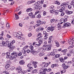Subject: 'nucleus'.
Segmentation results:
<instances>
[{"label":"nucleus","instance_id":"obj_1","mask_svg":"<svg viewBox=\"0 0 74 74\" xmlns=\"http://www.w3.org/2000/svg\"><path fill=\"white\" fill-rule=\"evenodd\" d=\"M47 69H41L39 72L38 74H46V73L45 71H47Z\"/></svg>","mask_w":74,"mask_h":74},{"label":"nucleus","instance_id":"obj_2","mask_svg":"<svg viewBox=\"0 0 74 74\" xmlns=\"http://www.w3.org/2000/svg\"><path fill=\"white\" fill-rule=\"evenodd\" d=\"M72 6H73V7H74V0H73L71 3L70 5H69L68 6V8L69 9H71Z\"/></svg>","mask_w":74,"mask_h":74},{"label":"nucleus","instance_id":"obj_3","mask_svg":"<svg viewBox=\"0 0 74 74\" xmlns=\"http://www.w3.org/2000/svg\"><path fill=\"white\" fill-rule=\"evenodd\" d=\"M71 25L70 23H66L64 24V26H63V28H65L66 27H70Z\"/></svg>","mask_w":74,"mask_h":74},{"label":"nucleus","instance_id":"obj_4","mask_svg":"<svg viewBox=\"0 0 74 74\" xmlns=\"http://www.w3.org/2000/svg\"><path fill=\"white\" fill-rule=\"evenodd\" d=\"M39 6H38V4H37L34 6V10H36V11H38V10H39Z\"/></svg>","mask_w":74,"mask_h":74},{"label":"nucleus","instance_id":"obj_5","mask_svg":"<svg viewBox=\"0 0 74 74\" xmlns=\"http://www.w3.org/2000/svg\"><path fill=\"white\" fill-rule=\"evenodd\" d=\"M29 15L30 16V17L31 18H36V16L33 15L32 12L29 13Z\"/></svg>","mask_w":74,"mask_h":74},{"label":"nucleus","instance_id":"obj_6","mask_svg":"<svg viewBox=\"0 0 74 74\" xmlns=\"http://www.w3.org/2000/svg\"><path fill=\"white\" fill-rule=\"evenodd\" d=\"M66 9V8L64 7H62L59 10V11L60 12H63V11H64Z\"/></svg>","mask_w":74,"mask_h":74},{"label":"nucleus","instance_id":"obj_7","mask_svg":"<svg viewBox=\"0 0 74 74\" xmlns=\"http://www.w3.org/2000/svg\"><path fill=\"white\" fill-rule=\"evenodd\" d=\"M62 66L64 69H67L68 68V66L66 65L64 63L62 65Z\"/></svg>","mask_w":74,"mask_h":74},{"label":"nucleus","instance_id":"obj_8","mask_svg":"<svg viewBox=\"0 0 74 74\" xmlns=\"http://www.w3.org/2000/svg\"><path fill=\"white\" fill-rule=\"evenodd\" d=\"M37 23H39V24H40V25H42L43 24H45V22H43L42 21H41L40 20H38L36 21Z\"/></svg>","mask_w":74,"mask_h":74},{"label":"nucleus","instance_id":"obj_9","mask_svg":"<svg viewBox=\"0 0 74 74\" xmlns=\"http://www.w3.org/2000/svg\"><path fill=\"white\" fill-rule=\"evenodd\" d=\"M42 40H43L42 38H40L39 39V41H38V43L40 45V44H42V42L43 41Z\"/></svg>","mask_w":74,"mask_h":74},{"label":"nucleus","instance_id":"obj_10","mask_svg":"<svg viewBox=\"0 0 74 74\" xmlns=\"http://www.w3.org/2000/svg\"><path fill=\"white\" fill-rule=\"evenodd\" d=\"M19 63L21 65H23L24 64H25V62H24V60H21L20 61Z\"/></svg>","mask_w":74,"mask_h":74},{"label":"nucleus","instance_id":"obj_11","mask_svg":"<svg viewBox=\"0 0 74 74\" xmlns=\"http://www.w3.org/2000/svg\"><path fill=\"white\" fill-rule=\"evenodd\" d=\"M44 55H45V53L43 52H42L39 53V56H44Z\"/></svg>","mask_w":74,"mask_h":74},{"label":"nucleus","instance_id":"obj_12","mask_svg":"<svg viewBox=\"0 0 74 74\" xmlns=\"http://www.w3.org/2000/svg\"><path fill=\"white\" fill-rule=\"evenodd\" d=\"M17 71L18 73H23V74L26 73V72H25V71H22V69L21 70H18Z\"/></svg>","mask_w":74,"mask_h":74},{"label":"nucleus","instance_id":"obj_13","mask_svg":"<svg viewBox=\"0 0 74 74\" xmlns=\"http://www.w3.org/2000/svg\"><path fill=\"white\" fill-rule=\"evenodd\" d=\"M52 47V45H48V47H47V50L48 51H49L51 49V47Z\"/></svg>","mask_w":74,"mask_h":74},{"label":"nucleus","instance_id":"obj_14","mask_svg":"<svg viewBox=\"0 0 74 74\" xmlns=\"http://www.w3.org/2000/svg\"><path fill=\"white\" fill-rule=\"evenodd\" d=\"M8 47H9L11 48H15V47H14V46H13L11 44V43H10L9 44V45H8Z\"/></svg>","mask_w":74,"mask_h":74},{"label":"nucleus","instance_id":"obj_15","mask_svg":"<svg viewBox=\"0 0 74 74\" xmlns=\"http://www.w3.org/2000/svg\"><path fill=\"white\" fill-rule=\"evenodd\" d=\"M33 26H30L29 28V31H31L33 29Z\"/></svg>","mask_w":74,"mask_h":74},{"label":"nucleus","instance_id":"obj_16","mask_svg":"<svg viewBox=\"0 0 74 74\" xmlns=\"http://www.w3.org/2000/svg\"><path fill=\"white\" fill-rule=\"evenodd\" d=\"M32 10H33L32 8H29L27 9V10H26V11L27 12H29V11H32Z\"/></svg>","mask_w":74,"mask_h":74},{"label":"nucleus","instance_id":"obj_17","mask_svg":"<svg viewBox=\"0 0 74 74\" xmlns=\"http://www.w3.org/2000/svg\"><path fill=\"white\" fill-rule=\"evenodd\" d=\"M2 44L4 46V47H6L7 46V44H6V43L5 42L3 41L2 42Z\"/></svg>","mask_w":74,"mask_h":74},{"label":"nucleus","instance_id":"obj_18","mask_svg":"<svg viewBox=\"0 0 74 74\" xmlns=\"http://www.w3.org/2000/svg\"><path fill=\"white\" fill-rule=\"evenodd\" d=\"M59 59H60V61L61 62L63 63L64 61V59H63V58H59Z\"/></svg>","mask_w":74,"mask_h":74},{"label":"nucleus","instance_id":"obj_19","mask_svg":"<svg viewBox=\"0 0 74 74\" xmlns=\"http://www.w3.org/2000/svg\"><path fill=\"white\" fill-rule=\"evenodd\" d=\"M32 54L36 56L37 54V52L36 51H34L32 52Z\"/></svg>","mask_w":74,"mask_h":74},{"label":"nucleus","instance_id":"obj_20","mask_svg":"<svg viewBox=\"0 0 74 74\" xmlns=\"http://www.w3.org/2000/svg\"><path fill=\"white\" fill-rule=\"evenodd\" d=\"M55 42L56 44V46L59 47V42L56 41H55Z\"/></svg>","mask_w":74,"mask_h":74},{"label":"nucleus","instance_id":"obj_21","mask_svg":"<svg viewBox=\"0 0 74 74\" xmlns=\"http://www.w3.org/2000/svg\"><path fill=\"white\" fill-rule=\"evenodd\" d=\"M5 68H6V69H8V68H9V67H10V66L9 64H6L5 65Z\"/></svg>","mask_w":74,"mask_h":74},{"label":"nucleus","instance_id":"obj_22","mask_svg":"<svg viewBox=\"0 0 74 74\" xmlns=\"http://www.w3.org/2000/svg\"><path fill=\"white\" fill-rule=\"evenodd\" d=\"M59 11L56 10H55V11L54 12L55 14L56 15H58V14H59Z\"/></svg>","mask_w":74,"mask_h":74},{"label":"nucleus","instance_id":"obj_23","mask_svg":"<svg viewBox=\"0 0 74 74\" xmlns=\"http://www.w3.org/2000/svg\"><path fill=\"white\" fill-rule=\"evenodd\" d=\"M60 56V54H56L55 56V57L56 58H59Z\"/></svg>","mask_w":74,"mask_h":74},{"label":"nucleus","instance_id":"obj_24","mask_svg":"<svg viewBox=\"0 0 74 74\" xmlns=\"http://www.w3.org/2000/svg\"><path fill=\"white\" fill-rule=\"evenodd\" d=\"M57 26H58V30H59V29H61V28H62V26H61L60 25V24H58L57 25Z\"/></svg>","mask_w":74,"mask_h":74},{"label":"nucleus","instance_id":"obj_25","mask_svg":"<svg viewBox=\"0 0 74 74\" xmlns=\"http://www.w3.org/2000/svg\"><path fill=\"white\" fill-rule=\"evenodd\" d=\"M15 19L17 20V19H19V16H18V15H17V14H15Z\"/></svg>","mask_w":74,"mask_h":74},{"label":"nucleus","instance_id":"obj_26","mask_svg":"<svg viewBox=\"0 0 74 74\" xmlns=\"http://www.w3.org/2000/svg\"><path fill=\"white\" fill-rule=\"evenodd\" d=\"M40 12V11H39V10H36V12L35 13V15H36L37 14H39Z\"/></svg>","mask_w":74,"mask_h":74},{"label":"nucleus","instance_id":"obj_27","mask_svg":"<svg viewBox=\"0 0 74 74\" xmlns=\"http://www.w3.org/2000/svg\"><path fill=\"white\" fill-rule=\"evenodd\" d=\"M6 45H7L8 47V45H10V44L9 41H8L7 40L6 41Z\"/></svg>","mask_w":74,"mask_h":74},{"label":"nucleus","instance_id":"obj_28","mask_svg":"<svg viewBox=\"0 0 74 74\" xmlns=\"http://www.w3.org/2000/svg\"><path fill=\"white\" fill-rule=\"evenodd\" d=\"M55 3L56 4H58V5H60V3H59V1H55Z\"/></svg>","mask_w":74,"mask_h":74},{"label":"nucleus","instance_id":"obj_29","mask_svg":"<svg viewBox=\"0 0 74 74\" xmlns=\"http://www.w3.org/2000/svg\"><path fill=\"white\" fill-rule=\"evenodd\" d=\"M62 52L65 53V52H67V50L66 49H64V50H62Z\"/></svg>","mask_w":74,"mask_h":74},{"label":"nucleus","instance_id":"obj_30","mask_svg":"<svg viewBox=\"0 0 74 74\" xmlns=\"http://www.w3.org/2000/svg\"><path fill=\"white\" fill-rule=\"evenodd\" d=\"M37 63V62L36 61H33L32 62L33 65H36Z\"/></svg>","mask_w":74,"mask_h":74},{"label":"nucleus","instance_id":"obj_31","mask_svg":"<svg viewBox=\"0 0 74 74\" xmlns=\"http://www.w3.org/2000/svg\"><path fill=\"white\" fill-rule=\"evenodd\" d=\"M55 55V53L53 52H51L50 53V55L51 56H54Z\"/></svg>","mask_w":74,"mask_h":74},{"label":"nucleus","instance_id":"obj_32","mask_svg":"<svg viewBox=\"0 0 74 74\" xmlns=\"http://www.w3.org/2000/svg\"><path fill=\"white\" fill-rule=\"evenodd\" d=\"M69 44H74V42H73V40H71L69 42Z\"/></svg>","mask_w":74,"mask_h":74},{"label":"nucleus","instance_id":"obj_33","mask_svg":"<svg viewBox=\"0 0 74 74\" xmlns=\"http://www.w3.org/2000/svg\"><path fill=\"white\" fill-rule=\"evenodd\" d=\"M49 66V63H45V65L44 66V67H47V66Z\"/></svg>","mask_w":74,"mask_h":74},{"label":"nucleus","instance_id":"obj_34","mask_svg":"<svg viewBox=\"0 0 74 74\" xmlns=\"http://www.w3.org/2000/svg\"><path fill=\"white\" fill-rule=\"evenodd\" d=\"M47 32H49L51 31V27H48L47 29Z\"/></svg>","mask_w":74,"mask_h":74},{"label":"nucleus","instance_id":"obj_35","mask_svg":"<svg viewBox=\"0 0 74 74\" xmlns=\"http://www.w3.org/2000/svg\"><path fill=\"white\" fill-rule=\"evenodd\" d=\"M21 52L23 53L24 54H25L26 52V51L24 49H23L21 51Z\"/></svg>","mask_w":74,"mask_h":74},{"label":"nucleus","instance_id":"obj_36","mask_svg":"<svg viewBox=\"0 0 74 74\" xmlns=\"http://www.w3.org/2000/svg\"><path fill=\"white\" fill-rule=\"evenodd\" d=\"M9 58L10 60H12L13 59H14V58H13V56L11 55L10 56Z\"/></svg>","mask_w":74,"mask_h":74},{"label":"nucleus","instance_id":"obj_37","mask_svg":"<svg viewBox=\"0 0 74 74\" xmlns=\"http://www.w3.org/2000/svg\"><path fill=\"white\" fill-rule=\"evenodd\" d=\"M55 11V9H53L51 10H50L49 12L51 13H53V12Z\"/></svg>","mask_w":74,"mask_h":74},{"label":"nucleus","instance_id":"obj_38","mask_svg":"<svg viewBox=\"0 0 74 74\" xmlns=\"http://www.w3.org/2000/svg\"><path fill=\"white\" fill-rule=\"evenodd\" d=\"M37 71V69H35L34 70H33L32 71V73H35Z\"/></svg>","mask_w":74,"mask_h":74},{"label":"nucleus","instance_id":"obj_39","mask_svg":"<svg viewBox=\"0 0 74 74\" xmlns=\"http://www.w3.org/2000/svg\"><path fill=\"white\" fill-rule=\"evenodd\" d=\"M41 17V15H40V14H38V15L37 16L36 18H40Z\"/></svg>","mask_w":74,"mask_h":74},{"label":"nucleus","instance_id":"obj_40","mask_svg":"<svg viewBox=\"0 0 74 74\" xmlns=\"http://www.w3.org/2000/svg\"><path fill=\"white\" fill-rule=\"evenodd\" d=\"M69 52H70L71 53H74V50H70V51H69Z\"/></svg>","mask_w":74,"mask_h":74},{"label":"nucleus","instance_id":"obj_41","mask_svg":"<svg viewBox=\"0 0 74 74\" xmlns=\"http://www.w3.org/2000/svg\"><path fill=\"white\" fill-rule=\"evenodd\" d=\"M55 21V19H54L53 18L51 19L50 20L51 23H53V22H54V21Z\"/></svg>","mask_w":74,"mask_h":74},{"label":"nucleus","instance_id":"obj_42","mask_svg":"<svg viewBox=\"0 0 74 74\" xmlns=\"http://www.w3.org/2000/svg\"><path fill=\"white\" fill-rule=\"evenodd\" d=\"M16 70H22V68L20 66L18 68H16Z\"/></svg>","mask_w":74,"mask_h":74},{"label":"nucleus","instance_id":"obj_43","mask_svg":"<svg viewBox=\"0 0 74 74\" xmlns=\"http://www.w3.org/2000/svg\"><path fill=\"white\" fill-rule=\"evenodd\" d=\"M21 7V6H20V7H18L16 9V11H18L19 10H20V8Z\"/></svg>","mask_w":74,"mask_h":74},{"label":"nucleus","instance_id":"obj_44","mask_svg":"<svg viewBox=\"0 0 74 74\" xmlns=\"http://www.w3.org/2000/svg\"><path fill=\"white\" fill-rule=\"evenodd\" d=\"M17 56V54H16L15 55H14L13 56V59H16V57Z\"/></svg>","mask_w":74,"mask_h":74},{"label":"nucleus","instance_id":"obj_45","mask_svg":"<svg viewBox=\"0 0 74 74\" xmlns=\"http://www.w3.org/2000/svg\"><path fill=\"white\" fill-rule=\"evenodd\" d=\"M54 27L53 26H51V27L50 28V31H51V32H52V31H53V29H54Z\"/></svg>","mask_w":74,"mask_h":74},{"label":"nucleus","instance_id":"obj_46","mask_svg":"<svg viewBox=\"0 0 74 74\" xmlns=\"http://www.w3.org/2000/svg\"><path fill=\"white\" fill-rule=\"evenodd\" d=\"M39 28L40 30H41V31H42V30H44V28H42L40 27H39Z\"/></svg>","mask_w":74,"mask_h":74},{"label":"nucleus","instance_id":"obj_47","mask_svg":"<svg viewBox=\"0 0 74 74\" xmlns=\"http://www.w3.org/2000/svg\"><path fill=\"white\" fill-rule=\"evenodd\" d=\"M74 47V46L72 45V46H69V47L68 48V49H71V48H73Z\"/></svg>","mask_w":74,"mask_h":74},{"label":"nucleus","instance_id":"obj_48","mask_svg":"<svg viewBox=\"0 0 74 74\" xmlns=\"http://www.w3.org/2000/svg\"><path fill=\"white\" fill-rule=\"evenodd\" d=\"M6 27H7V28H8L9 27H10V26L9 25V24L8 23H7L6 25Z\"/></svg>","mask_w":74,"mask_h":74},{"label":"nucleus","instance_id":"obj_49","mask_svg":"<svg viewBox=\"0 0 74 74\" xmlns=\"http://www.w3.org/2000/svg\"><path fill=\"white\" fill-rule=\"evenodd\" d=\"M40 29L39 28V27H38V28L37 29H36V31L38 33V32H40Z\"/></svg>","mask_w":74,"mask_h":74},{"label":"nucleus","instance_id":"obj_50","mask_svg":"<svg viewBox=\"0 0 74 74\" xmlns=\"http://www.w3.org/2000/svg\"><path fill=\"white\" fill-rule=\"evenodd\" d=\"M17 34H18V33H17V32L14 33V36H15V37H17V36H17Z\"/></svg>","mask_w":74,"mask_h":74},{"label":"nucleus","instance_id":"obj_51","mask_svg":"<svg viewBox=\"0 0 74 74\" xmlns=\"http://www.w3.org/2000/svg\"><path fill=\"white\" fill-rule=\"evenodd\" d=\"M13 49H14L13 48H10L9 49V51L10 52L11 51H13Z\"/></svg>","mask_w":74,"mask_h":74},{"label":"nucleus","instance_id":"obj_52","mask_svg":"<svg viewBox=\"0 0 74 74\" xmlns=\"http://www.w3.org/2000/svg\"><path fill=\"white\" fill-rule=\"evenodd\" d=\"M40 25V23H38L35 26L36 27H38Z\"/></svg>","mask_w":74,"mask_h":74},{"label":"nucleus","instance_id":"obj_53","mask_svg":"<svg viewBox=\"0 0 74 74\" xmlns=\"http://www.w3.org/2000/svg\"><path fill=\"white\" fill-rule=\"evenodd\" d=\"M7 38H11V36L9 35L8 34L7 35Z\"/></svg>","mask_w":74,"mask_h":74},{"label":"nucleus","instance_id":"obj_54","mask_svg":"<svg viewBox=\"0 0 74 74\" xmlns=\"http://www.w3.org/2000/svg\"><path fill=\"white\" fill-rule=\"evenodd\" d=\"M42 51V49H40L37 50V51H38V52H41V51Z\"/></svg>","mask_w":74,"mask_h":74},{"label":"nucleus","instance_id":"obj_55","mask_svg":"<svg viewBox=\"0 0 74 74\" xmlns=\"http://www.w3.org/2000/svg\"><path fill=\"white\" fill-rule=\"evenodd\" d=\"M34 47H33V45H31L30 46V48L31 49H33V48Z\"/></svg>","mask_w":74,"mask_h":74},{"label":"nucleus","instance_id":"obj_56","mask_svg":"<svg viewBox=\"0 0 74 74\" xmlns=\"http://www.w3.org/2000/svg\"><path fill=\"white\" fill-rule=\"evenodd\" d=\"M6 55H9L10 56V52H7L6 53Z\"/></svg>","mask_w":74,"mask_h":74},{"label":"nucleus","instance_id":"obj_57","mask_svg":"<svg viewBox=\"0 0 74 74\" xmlns=\"http://www.w3.org/2000/svg\"><path fill=\"white\" fill-rule=\"evenodd\" d=\"M28 47H29L28 45H27L24 47V49H27V48H28Z\"/></svg>","mask_w":74,"mask_h":74},{"label":"nucleus","instance_id":"obj_58","mask_svg":"<svg viewBox=\"0 0 74 74\" xmlns=\"http://www.w3.org/2000/svg\"><path fill=\"white\" fill-rule=\"evenodd\" d=\"M14 69H15V67L12 66L11 68L10 69L11 70H14Z\"/></svg>","mask_w":74,"mask_h":74},{"label":"nucleus","instance_id":"obj_59","mask_svg":"<svg viewBox=\"0 0 74 74\" xmlns=\"http://www.w3.org/2000/svg\"><path fill=\"white\" fill-rule=\"evenodd\" d=\"M66 70H63L62 71H61L62 74L63 73H65V72H66Z\"/></svg>","mask_w":74,"mask_h":74},{"label":"nucleus","instance_id":"obj_60","mask_svg":"<svg viewBox=\"0 0 74 74\" xmlns=\"http://www.w3.org/2000/svg\"><path fill=\"white\" fill-rule=\"evenodd\" d=\"M22 55V53L21 52H20L19 53H18V56H21V55Z\"/></svg>","mask_w":74,"mask_h":74},{"label":"nucleus","instance_id":"obj_61","mask_svg":"<svg viewBox=\"0 0 74 74\" xmlns=\"http://www.w3.org/2000/svg\"><path fill=\"white\" fill-rule=\"evenodd\" d=\"M31 2L32 3H33L34 2H36V1L35 0H31Z\"/></svg>","mask_w":74,"mask_h":74},{"label":"nucleus","instance_id":"obj_62","mask_svg":"<svg viewBox=\"0 0 74 74\" xmlns=\"http://www.w3.org/2000/svg\"><path fill=\"white\" fill-rule=\"evenodd\" d=\"M31 3H32V2H31V1H29L27 2V4H30Z\"/></svg>","mask_w":74,"mask_h":74},{"label":"nucleus","instance_id":"obj_63","mask_svg":"<svg viewBox=\"0 0 74 74\" xmlns=\"http://www.w3.org/2000/svg\"><path fill=\"white\" fill-rule=\"evenodd\" d=\"M23 25H22V23H20L19 24V26H20V27H22Z\"/></svg>","mask_w":74,"mask_h":74},{"label":"nucleus","instance_id":"obj_64","mask_svg":"<svg viewBox=\"0 0 74 74\" xmlns=\"http://www.w3.org/2000/svg\"><path fill=\"white\" fill-rule=\"evenodd\" d=\"M32 34H31V33H29L28 34V36L29 37H30L32 36Z\"/></svg>","mask_w":74,"mask_h":74}]
</instances>
